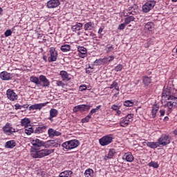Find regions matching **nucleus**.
Returning a JSON list of instances; mask_svg holds the SVG:
<instances>
[{
    "label": "nucleus",
    "instance_id": "f257e3e1",
    "mask_svg": "<svg viewBox=\"0 0 177 177\" xmlns=\"http://www.w3.org/2000/svg\"><path fill=\"white\" fill-rule=\"evenodd\" d=\"M162 100H166L167 103L165 104V107L167 109L169 113H171L174 109L177 107V97L174 94V89L165 88L162 94Z\"/></svg>",
    "mask_w": 177,
    "mask_h": 177
},
{
    "label": "nucleus",
    "instance_id": "f03ea898",
    "mask_svg": "<svg viewBox=\"0 0 177 177\" xmlns=\"http://www.w3.org/2000/svg\"><path fill=\"white\" fill-rule=\"evenodd\" d=\"M32 146L30 149V156L33 158H41L45 157V142L39 139L30 140Z\"/></svg>",
    "mask_w": 177,
    "mask_h": 177
},
{
    "label": "nucleus",
    "instance_id": "7ed1b4c3",
    "mask_svg": "<svg viewBox=\"0 0 177 177\" xmlns=\"http://www.w3.org/2000/svg\"><path fill=\"white\" fill-rule=\"evenodd\" d=\"M80 146V141L77 140H72L66 141L62 144V147L66 149V150H71L75 149Z\"/></svg>",
    "mask_w": 177,
    "mask_h": 177
},
{
    "label": "nucleus",
    "instance_id": "20e7f679",
    "mask_svg": "<svg viewBox=\"0 0 177 177\" xmlns=\"http://www.w3.org/2000/svg\"><path fill=\"white\" fill-rule=\"evenodd\" d=\"M113 140H114V136L108 134L101 138L99 140V143L101 146H109V145L113 143Z\"/></svg>",
    "mask_w": 177,
    "mask_h": 177
},
{
    "label": "nucleus",
    "instance_id": "39448f33",
    "mask_svg": "<svg viewBox=\"0 0 177 177\" xmlns=\"http://www.w3.org/2000/svg\"><path fill=\"white\" fill-rule=\"evenodd\" d=\"M133 113H129L127 116L123 117L120 122V127L127 128L129 125V123L133 121Z\"/></svg>",
    "mask_w": 177,
    "mask_h": 177
},
{
    "label": "nucleus",
    "instance_id": "423d86ee",
    "mask_svg": "<svg viewBox=\"0 0 177 177\" xmlns=\"http://www.w3.org/2000/svg\"><path fill=\"white\" fill-rule=\"evenodd\" d=\"M158 142L159 143V146H167V145L171 143V138L167 134H163L158 140Z\"/></svg>",
    "mask_w": 177,
    "mask_h": 177
},
{
    "label": "nucleus",
    "instance_id": "0eeeda50",
    "mask_svg": "<svg viewBox=\"0 0 177 177\" xmlns=\"http://www.w3.org/2000/svg\"><path fill=\"white\" fill-rule=\"evenodd\" d=\"M154 6H156V1H149L142 6V12H144V13H149Z\"/></svg>",
    "mask_w": 177,
    "mask_h": 177
},
{
    "label": "nucleus",
    "instance_id": "6e6552de",
    "mask_svg": "<svg viewBox=\"0 0 177 177\" xmlns=\"http://www.w3.org/2000/svg\"><path fill=\"white\" fill-rule=\"evenodd\" d=\"M50 57L48 58V61L50 63L52 62H56L57 60V51L55 47L50 48Z\"/></svg>",
    "mask_w": 177,
    "mask_h": 177
},
{
    "label": "nucleus",
    "instance_id": "1a4fd4ad",
    "mask_svg": "<svg viewBox=\"0 0 177 177\" xmlns=\"http://www.w3.org/2000/svg\"><path fill=\"white\" fill-rule=\"evenodd\" d=\"M91 109V105L80 104L73 107V112L78 113V111H86Z\"/></svg>",
    "mask_w": 177,
    "mask_h": 177
},
{
    "label": "nucleus",
    "instance_id": "9d476101",
    "mask_svg": "<svg viewBox=\"0 0 177 177\" xmlns=\"http://www.w3.org/2000/svg\"><path fill=\"white\" fill-rule=\"evenodd\" d=\"M6 95L9 100H11L12 102L17 100V94H16V93H15V91L12 89H8L6 91Z\"/></svg>",
    "mask_w": 177,
    "mask_h": 177
},
{
    "label": "nucleus",
    "instance_id": "9b49d317",
    "mask_svg": "<svg viewBox=\"0 0 177 177\" xmlns=\"http://www.w3.org/2000/svg\"><path fill=\"white\" fill-rule=\"evenodd\" d=\"M60 6V1L59 0H49L47 1L46 6L48 9H55Z\"/></svg>",
    "mask_w": 177,
    "mask_h": 177
},
{
    "label": "nucleus",
    "instance_id": "f8f14e48",
    "mask_svg": "<svg viewBox=\"0 0 177 177\" xmlns=\"http://www.w3.org/2000/svg\"><path fill=\"white\" fill-rule=\"evenodd\" d=\"M3 131L6 135H13L16 132V130L12 127L10 124L8 123L3 127Z\"/></svg>",
    "mask_w": 177,
    "mask_h": 177
},
{
    "label": "nucleus",
    "instance_id": "ddd939ff",
    "mask_svg": "<svg viewBox=\"0 0 177 177\" xmlns=\"http://www.w3.org/2000/svg\"><path fill=\"white\" fill-rule=\"evenodd\" d=\"M0 78L3 81H10L12 78V75L6 71H3L0 73Z\"/></svg>",
    "mask_w": 177,
    "mask_h": 177
},
{
    "label": "nucleus",
    "instance_id": "4468645a",
    "mask_svg": "<svg viewBox=\"0 0 177 177\" xmlns=\"http://www.w3.org/2000/svg\"><path fill=\"white\" fill-rule=\"evenodd\" d=\"M122 160L127 162H133L134 160L133 155L131 152L124 153L122 156Z\"/></svg>",
    "mask_w": 177,
    "mask_h": 177
},
{
    "label": "nucleus",
    "instance_id": "2eb2a0df",
    "mask_svg": "<svg viewBox=\"0 0 177 177\" xmlns=\"http://www.w3.org/2000/svg\"><path fill=\"white\" fill-rule=\"evenodd\" d=\"M77 50L79 52V57L82 59H84V57H86L88 50H86V48L84 46H79L77 48Z\"/></svg>",
    "mask_w": 177,
    "mask_h": 177
},
{
    "label": "nucleus",
    "instance_id": "dca6fc26",
    "mask_svg": "<svg viewBox=\"0 0 177 177\" xmlns=\"http://www.w3.org/2000/svg\"><path fill=\"white\" fill-rule=\"evenodd\" d=\"M116 153H117V152L115 151V149H110L108 151V153L105 156L104 160H106V161H107V160H110V159L113 158L114 157V156H115Z\"/></svg>",
    "mask_w": 177,
    "mask_h": 177
},
{
    "label": "nucleus",
    "instance_id": "f3484780",
    "mask_svg": "<svg viewBox=\"0 0 177 177\" xmlns=\"http://www.w3.org/2000/svg\"><path fill=\"white\" fill-rule=\"evenodd\" d=\"M158 110H160V106L158 104H153L152 106L151 109V118H156L157 117V113H158Z\"/></svg>",
    "mask_w": 177,
    "mask_h": 177
},
{
    "label": "nucleus",
    "instance_id": "a211bd4d",
    "mask_svg": "<svg viewBox=\"0 0 177 177\" xmlns=\"http://www.w3.org/2000/svg\"><path fill=\"white\" fill-rule=\"evenodd\" d=\"M49 138H55V136H60L62 133L60 131H57L53 129H49L48 131Z\"/></svg>",
    "mask_w": 177,
    "mask_h": 177
},
{
    "label": "nucleus",
    "instance_id": "6ab92c4d",
    "mask_svg": "<svg viewBox=\"0 0 177 177\" xmlns=\"http://www.w3.org/2000/svg\"><path fill=\"white\" fill-rule=\"evenodd\" d=\"M59 146L60 145L53 140H48L45 142V147H59Z\"/></svg>",
    "mask_w": 177,
    "mask_h": 177
},
{
    "label": "nucleus",
    "instance_id": "aec40b11",
    "mask_svg": "<svg viewBox=\"0 0 177 177\" xmlns=\"http://www.w3.org/2000/svg\"><path fill=\"white\" fill-rule=\"evenodd\" d=\"M136 10H138V6H136V4H134L128 8L127 14L132 15V16H135V15H136Z\"/></svg>",
    "mask_w": 177,
    "mask_h": 177
},
{
    "label": "nucleus",
    "instance_id": "412c9836",
    "mask_svg": "<svg viewBox=\"0 0 177 177\" xmlns=\"http://www.w3.org/2000/svg\"><path fill=\"white\" fill-rule=\"evenodd\" d=\"M59 75L61 76L62 81H70V80H71V78H70L68 73H67V71H61L59 73Z\"/></svg>",
    "mask_w": 177,
    "mask_h": 177
},
{
    "label": "nucleus",
    "instance_id": "4be33fe9",
    "mask_svg": "<svg viewBox=\"0 0 177 177\" xmlns=\"http://www.w3.org/2000/svg\"><path fill=\"white\" fill-rule=\"evenodd\" d=\"M142 84H144L145 86H150V85H151V77L144 76L142 77Z\"/></svg>",
    "mask_w": 177,
    "mask_h": 177
},
{
    "label": "nucleus",
    "instance_id": "5701e85b",
    "mask_svg": "<svg viewBox=\"0 0 177 177\" xmlns=\"http://www.w3.org/2000/svg\"><path fill=\"white\" fill-rule=\"evenodd\" d=\"M154 23L149 21L147 23L145 26V30H147V31H154Z\"/></svg>",
    "mask_w": 177,
    "mask_h": 177
},
{
    "label": "nucleus",
    "instance_id": "b1692460",
    "mask_svg": "<svg viewBox=\"0 0 177 177\" xmlns=\"http://www.w3.org/2000/svg\"><path fill=\"white\" fill-rule=\"evenodd\" d=\"M82 26L84 25L82 23L77 22L75 25L72 26L71 30L73 32H77V31H80L82 28Z\"/></svg>",
    "mask_w": 177,
    "mask_h": 177
},
{
    "label": "nucleus",
    "instance_id": "393cba45",
    "mask_svg": "<svg viewBox=\"0 0 177 177\" xmlns=\"http://www.w3.org/2000/svg\"><path fill=\"white\" fill-rule=\"evenodd\" d=\"M59 177H71L73 176V171L71 170H65L61 172L59 175Z\"/></svg>",
    "mask_w": 177,
    "mask_h": 177
},
{
    "label": "nucleus",
    "instance_id": "a878e982",
    "mask_svg": "<svg viewBox=\"0 0 177 177\" xmlns=\"http://www.w3.org/2000/svg\"><path fill=\"white\" fill-rule=\"evenodd\" d=\"M42 107H45V104H35L29 107V110H41Z\"/></svg>",
    "mask_w": 177,
    "mask_h": 177
},
{
    "label": "nucleus",
    "instance_id": "bb28decb",
    "mask_svg": "<svg viewBox=\"0 0 177 177\" xmlns=\"http://www.w3.org/2000/svg\"><path fill=\"white\" fill-rule=\"evenodd\" d=\"M93 26H95V24H93V22L86 23L84 26V31H91L93 30Z\"/></svg>",
    "mask_w": 177,
    "mask_h": 177
},
{
    "label": "nucleus",
    "instance_id": "cd10ccee",
    "mask_svg": "<svg viewBox=\"0 0 177 177\" xmlns=\"http://www.w3.org/2000/svg\"><path fill=\"white\" fill-rule=\"evenodd\" d=\"M147 147H150L151 149H157V147H160V144L158 142H147Z\"/></svg>",
    "mask_w": 177,
    "mask_h": 177
},
{
    "label": "nucleus",
    "instance_id": "c85d7f7f",
    "mask_svg": "<svg viewBox=\"0 0 177 177\" xmlns=\"http://www.w3.org/2000/svg\"><path fill=\"white\" fill-rule=\"evenodd\" d=\"M6 149H13L16 147V142L15 140H10L6 142L5 145Z\"/></svg>",
    "mask_w": 177,
    "mask_h": 177
},
{
    "label": "nucleus",
    "instance_id": "c756f323",
    "mask_svg": "<svg viewBox=\"0 0 177 177\" xmlns=\"http://www.w3.org/2000/svg\"><path fill=\"white\" fill-rule=\"evenodd\" d=\"M56 115H57V110L51 109L50 111V117L48 120H50V121H53V118L56 117Z\"/></svg>",
    "mask_w": 177,
    "mask_h": 177
},
{
    "label": "nucleus",
    "instance_id": "7c9ffc66",
    "mask_svg": "<svg viewBox=\"0 0 177 177\" xmlns=\"http://www.w3.org/2000/svg\"><path fill=\"white\" fill-rule=\"evenodd\" d=\"M30 123H31V121L28 118H24L21 120V125L22 127H24L25 128L28 127Z\"/></svg>",
    "mask_w": 177,
    "mask_h": 177
},
{
    "label": "nucleus",
    "instance_id": "2f4dec72",
    "mask_svg": "<svg viewBox=\"0 0 177 177\" xmlns=\"http://www.w3.org/2000/svg\"><path fill=\"white\" fill-rule=\"evenodd\" d=\"M25 133H26V135H31V133H32L34 132V129H32V126L29 125V126H26V127H25V130H24Z\"/></svg>",
    "mask_w": 177,
    "mask_h": 177
},
{
    "label": "nucleus",
    "instance_id": "473e14b6",
    "mask_svg": "<svg viewBox=\"0 0 177 177\" xmlns=\"http://www.w3.org/2000/svg\"><path fill=\"white\" fill-rule=\"evenodd\" d=\"M30 82H33L34 84H36L37 86H41V82H39V79L37 77L32 76L30 77Z\"/></svg>",
    "mask_w": 177,
    "mask_h": 177
},
{
    "label": "nucleus",
    "instance_id": "72a5a7b5",
    "mask_svg": "<svg viewBox=\"0 0 177 177\" xmlns=\"http://www.w3.org/2000/svg\"><path fill=\"white\" fill-rule=\"evenodd\" d=\"M93 169H87L85 171H84V176L85 177H93Z\"/></svg>",
    "mask_w": 177,
    "mask_h": 177
},
{
    "label": "nucleus",
    "instance_id": "f704fd0d",
    "mask_svg": "<svg viewBox=\"0 0 177 177\" xmlns=\"http://www.w3.org/2000/svg\"><path fill=\"white\" fill-rule=\"evenodd\" d=\"M113 88L118 91V92H120V87L118 86V83L116 80L113 81L109 87L110 89H113Z\"/></svg>",
    "mask_w": 177,
    "mask_h": 177
},
{
    "label": "nucleus",
    "instance_id": "c9c22d12",
    "mask_svg": "<svg viewBox=\"0 0 177 177\" xmlns=\"http://www.w3.org/2000/svg\"><path fill=\"white\" fill-rule=\"evenodd\" d=\"M135 20V17L133 16H129L124 19V24L126 26H128L129 23H131V21H133Z\"/></svg>",
    "mask_w": 177,
    "mask_h": 177
},
{
    "label": "nucleus",
    "instance_id": "e433bc0d",
    "mask_svg": "<svg viewBox=\"0 0 177 177\" xmlns=\"http://www.w3.org/2000/svg\"><path fill=\"white\" fill-rule=\"evenodd\" d=\"M148 167L157 169L160 167V165H158V162L151 161L148 163Z\"/></svg>",
    "mask_w": 177,
    "mask_h": 177
},
{
    "label": "nucleus",
    "instance_id": "4c0bfd02",
    "mask_svg": "<svg viewBox=\"0 0 177 177\" xmlns=\"http://www.w3.org/2000/svg\"><path fill=\"white\" fill-rule=\"evenodd\" d=\"M70 49H71V47L68 44H65L61 46L62 52H69Z\"/></svg>",
    "mask_w": 177,
    "mask_h": 177
},
{
    "label": "nucleus",
    "instance_id": "58836bf2",
    "mask_svg": "<svg viewBox=\"0 0 177 177\" xmlns=\"http://www.w3.org/2000/svg\"><path fill=\"white\" fill-rule=\"evenodd\" d=\"M105 50L106 53H110V52H113V50H114V47L113 45L107 44Z\"/></svg>",
    "mask_w": 177,
    "mask_h": 177
},
{
    "label": "nucleus",
    "instance_id": "ea45409f",
    "mask_svg": "<svg viewBox=\"0 0 177 177\" xmlns=\"http://www.w3.org/2000/svg\"><path fill=\"white\" fill-rule=\"evenodd\" d=\"M45 131V127H38L35 131V133H42Z\"/></svg>",
    "mask_w": 177,
    "mask_h": 177
},
{
    "label": "nucleus",
    "instance_id": "a19ab883",
    "mask_svg": "<svg viewBox=\"0 0 177 177\" xmlns=\"http://www.w3.org/2000/svg\"><path fill=\"white\" fill-rule=\"evenodd\" d=\"M39 82L41 84V86H45V76L44 75H40Z\"/></svg>",
    "mask_w": 177,
    "mask_h": 177
},
{
    "label": "nucleus",
    "instance_id": "79ce46f5",
    "mask_svg": "<svg viewBox=\"0 0 177 177\" xmlns=\"http://www.w3.org/2000/svg\"><path fill=\"white\" fill-rule=\"evenodd\" d=\"M125 107H132L133 106V102L131 100H127L124 102Z\"/></svg>",
    "mask_w": 177,
    "mask_h": 177
},
{
    "label": "nucleus",
    "instance_id": "37998d69",
    "mask_svg": "<svg viewBox=\"0 0 177 177\" xmlns=\"http://www.w3.org/2000/svg\"><path fill=\"white\" fill-rule=\"evenodd\" d=\"M100 107L102 106L98 105L95 109H92L88 114L92 116V114H95L98 110H100Z\"/></svg>",
    "mask_w": 177,
    "mask_h": 177
},
{
    "label": "nucleus",
    "instance_id": "c03bdc74",
    "mask_svg": "<svg viewBox=\"0 0 177 177\" xmlns=\"http://www.w3.org/2000/svg\"><path fill=\"white\" fill-rule=\"evenodd\" d=\"M91 115L88 113L86 117H85L84 118L82 119V124H85V122H89V120L91 118Z\"/></svg>",
    "mask_w": 177,
    "mask_h": 177
},
{
    "label": "nucleus",
    "instance_id": "a18cd8bd",
    "mask_svg": "<svg viewBox=\"0 0 177 177\" xmlns=\"http://www.w3.org/2000/svg\"><path fill=\"white\" fill-rule=\"evenodd\" d=\"M56 85H57V86H61L62 88H65L66 87V84H64V82H62L60 80H57L56 81Z\"/></svg>",
    "mask_w": 177,
    "mask_h": 177
},
{
    "label": "nucleus",
    "instance_id": "49530a36",
    "mask_svg": "<svg viewBox=\"0 0 177 177\" xmlns=\"http://www.w3.org/2000/svg\"><path fill=\"white\" fill-rule=\"evenodd\" d=\"M94 66H102V58L95 59L93 62Z\"/></svg>",
    "mask_w": 177,
    "mask_h": 177
},
{
    "label": "nucleus",
    "instance_id": "de8ad7c7",
    "mask_svg": "<svg viewBox=\"0 0 177 177\" xmlns=\"http://www.w3.org/2000/svg\"><path fill=\"white\" fill-rule=\"evenodd\" d=\"M122 64H119L118 66H116L114 68V70L116 71V72H118V71H121L122 70Z\"/></svg>",
    "mask_w": 177,
    "mask_h": 177
},
{
    "label": "nucleus",
    "instance_id": "09e8293b",
    "mask_svg": "<svg viewBox=\"0 0 177 177\" xmlns=\"http://www.w3.org/2000/svg\"><path fill=\"white\" fill-rule=\"evenodd\" d=\"M55 151L54 149H45V156H49V154H52Z\"/></svg>",
    "mask_w": 177,
    "mask_h": 177
},
{
    "label": "nucleus",
    "instance_id": "8fccbe9b",
    "mask_svg": "<svg viewBox=\"0 0 177 177\" xmlns=\"http://www.w3.org/2000/svg\"><path fill=\"white\" fill-rule=\"evenodd\" d=\"M127 24H125V22H124L123 24L119 25V26L118 27V30H124Z\"/></svg>",
    "mask_w": 177,
    "mask_h": 177
},
{
    "label": "nucleus",
    "instance_id": "3c124183",
    "mask_svg": "<svg viewBox=\"0 0 177 177\" xmlns=\"http://www.w3.org/2000/svg\"><path fill=\"white\" fill-rule=\"evenodd\" d=\"M106 57V60H107L108 63L113 62V60H114V59H115V57L113 55H111V56Z\"/></svg>",
    "mask_w": 177,
    "mask_h": 177
},
{
    "label": "nucleus",
    "instance_id": "603ef678",
    "mask_svg": "<svg viewBox=\"0 0 177 177\" xmlns=\"http://www.w3.org/2000/svg\"><path fill=\"white\" fill-rule=\"evenodd\" d=\"M86 89H87L86 85H82L79 87V91L80 92H84V91H86Z\"/></svg>",
    "mask_w": 177,
    "mask_h": 177
},
{
    "label": "nucleus",
    "instance_id": "864d4df0",
    "mask_svg": "<svg viewBox=\"0 0 177 177\" xmlns=\"http://www.w3.org/2000/svg\"><path fill=\"white\" fill-rule=\"evenodd\" d=\"M120 109H121L120 106H118V105H115V104H113L111 106V109L113 110L114 111H115L116 110Z\"/></svg>",
    "mask_w": 177,
    "mask_h": 177
},
{
    "label": "nucleus",
    "instance_id": "5fc2aeb1",
    "mask_svg": "<svg viewBox=\"0 0 177 177\" xmlns=\"http://www.w3.org/2000/svg\"><path fill=\"white\" fill-rule=\"evenodd\" d=\"M5 37H10L12 35V30H7L4 33Z\"/></svg>",
    "mask_w": 177,
    "mask_h": 177
},
{
    "label": "nucleus",
    "instance_id": "6e6d98bb",
    "mask_svg": "<svg viewBox=\"0 0 177 177\" xmlns=\"http://www.w3.org/2000/svg\"><path fill=\"white\" fill-rule=\"evenodd\" d=\"M15 110H21V109H23V106L19 104H16L15 105Z\"/></svg>",
    "mask_w": 177,
    "mask_h": 177
},
{
    "label": "nucleus",
    "instance_id": "4d7b16f0",
    "mask_svg": "<svg viewBox=\"0 0 177 177\" xmlns=\"http://www.w3.org/2000/svg\"><path fill=\"white\" fill-rule=\"evenodd\" d=\"M102 64H107L109 63V61H107L106 57L101 58Z\"/></svg>",
    "mask_w": 177,
    "mask_h": 177
},
{
    "label": "nucleus",
    "instance_id": "13d9d810",
    "mask_svg": "<svg viewBox=\"0 0 177 177\" xmlns=\"http://www.w3.org/2000/svg\"><path fill=\"white\" fill-rule=\"evenodd\" d=\"M159 113H160V117H164V115H165V109H160V111H159Z\"/></svg>",
    "mask_w": 177,
    "mask_h": 177
},
{
    "label": "nucleus",
    "instance_id": "bf43d9fd",
    "mask_svg": "<svg viewBox=\"0 0 177 177\" xmlns=\"http://www.w3.org/2000/svg\"><path fill=\"white\" fill-rule=\"evenodd\" d=\"M86 74H92V73H93V71L92 69L86 68Z\"/></svg>",
    "mask_w": 177,
    "mask_h": 177
},
{
    "label": "nucleus",
    "instance_id": "052dcab7",
    "mask_svg": "<svg viewBox=\"0 0 177 177\" xmlns=\"http://www.w3.org/2000/svg\"><path fill=\"white\" fill-rule=\"evenodd\" d=\"M49 80L48 79L45 78V86H48L49 85Z\"/></svg>",
    "mask_w": 177,
    "mask_h": 177
},
{
    "label": "nucleus",
    "instance_id": "680f3d73",
    "mask_svg": "<svg viewBox=\"0 0 177 177\" xmlns=\"http://www.w3.org/2000/svg\"><path fill=\"white\" fill-rule=\"evenodd\" d=\"M103 28H100L98 30V34H103Z\"/></svg>",
    "mask_w": 177,
    "mask_h": 177
},
{
    "label": "nucleus",
    "instance_id": "e2e57ef3",
    "mask_svg": "<svg viewBox=\"0 0 177 177\" xmlns=\"http://www.w3.org/2000/svg\"><path fill=\"white\" fill-rule=\"evenodd\" d=\"M115 111H116V113H117L118 115H121L122 112H121V111H120V109H118Z\"/></svg>",
    "mask_w": 177,
    "mask_h": 177
},
{
    "label": "nucleus",
    "instance_id": "0e129e2a",
    "mask_svg": "<svg viewBox=\"0 0 177 177\" xmlns=\"http://www.w3.org/2000/svg\"><path fill=\"white\" fill-rule=\"evenodd\" d=\"M169 120V118L168 116H166L164 118L163 121L167 122Z\"/></svg>",
    "mask_w": 177,
    "mask_h": 177
},
{
    "label": "nucleus",
    "instance_id": "69168bd1",
    "mask_svg": "<svg viewBox=\"0 0 177 177\" xmlns=\"http://www.w3.org/2000/svg\"><path fill=\"white\" fill-rule=\"evenodd\" d=\"M22 107H24V109H28V105L24 104L22 106Z\"/></svg>",
    "mask_w": 177,
    "mask_h": 177
},
{
    "label": "nucleus",
    "instance_id": "338daca9",
    "mask_svg": "<svg viewBox=\"0 0 177 177\" xmlns=\"http://www.w3.org/2000/svg\"><path fill=\"white\" fill-rule=\"evenodd\" d=\"M103 37V34H99L98 38H102Z\"/></svg>",
    "mask_w": 177,
    "mask_h": 177
},
{
    "label": "nucleus",
    "instance_id": "774afa93",
    "mask_svg": "<svg viewBox=\"0 0 177 177\" xmlns=\"http://www.w3.org/2000/svg\"><path fill=\"white\" fill-rule=\"evenodd\" d=\"M88 68V70L90 69V70H93V68H92V67H91V66H88V68Z\"/></svg>",
    "mask_w": 177,
    "mask_h": 177
}]
</instances>
